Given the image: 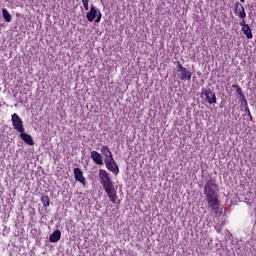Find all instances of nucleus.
Instances as JSON below:
<instances>
[{"mask_svg": "<svg viewBox=\"0 0 256 256\" xmlns=\"http://www.w3.org/2000/svg\"><path fill=\"white\" fill-rule=\"evenodd\" d=\"M204 195L206 197L208 207H210V209L214 211L215 215H217V213H219V209H221V202L219 201V193L215 180L210 179L206 181L204 185Z\"/></svg>", "mask_w": 256, "mask_h": 256, "instance_id": "obj_1", "label": "nucleus"}, {"mask_svg": "<svg viewBox=\"0 0 256 256\" xmlns=\"http://www.w3.org/2000/svg\"><path fill=\"white\" fill-rule=\"evenodd\" d=\"M98 175H99L100 183L105 193H107L110 201L112 203H117V190L115 189L113 180H111V176H109V173L107 172V170L100 169Z\"/></svg>", "mask_w": 256, "mask_h": 256, "instance_id": "obj_2", "label": "nucleus"}, {"mask_svg": "<svg viewBox=\"0 0 256 256\" xmlns=\"http://www.w3.org/2000/svg\"><path fill=\"white\" fill-rule=\"evenodd\" d=\"M200 97L204 99L205 103H209V105H215L217 103V96L211 88H202Z\"/></svg>", "mask_w": 256, "mask_h": 256, "instance_id": "obj_3", "label": "nucleus"}, {"mask_svg": "<svg viewBox=\"0 0 256 256\" xmlns=\"http://www.w3.org/2000/svg\"><path fill=\"white\" fill-rule=\"evenodd\" d=\"M12 127H14L15 131L18 133H25V127L23 126V119L18 116L17 113L12 114Z\"/></svg>", "mask_w": 256, "mask_h": 256, "instance_id": "obj_4", "label": "nucleus"}, {"mask_svg": "<svg viewBox=\"0 0 256 256\" xmlns=\"http://www.w3.org/2000/svg\"><path fill=\"white\" fill-rule=\"evenodd\" d=\"M177 71L178 73H180L179 77L181 81H191V76L193 75V73H191L189 69L183 67V65H181V62H178L177 64Z\"/></svg>", "mask_w": 256, "mask_h": 256, "instance_id": "obj_5", "label": "nucleus"}, {"mask_svg": "<svg viewBox=\"0 0 256 256\" xmlns=\"http://www.w3.org/2000/svg\"><path fill=\"white\" fill-rule=\"evenodd\" d=\"M86 18L90 22L95 21V23H99L101 21V11L97 10L95 6L91 5L90 11L86 14Z\"/></svg>", "mask_w": 256, "mask_h": 256, "instance_id": "obj_6", "label": "nucleus"}, {"mask_svg": "<svg viewBox=\"0 0 256 256\" xmlns=\"http://www.w3.org/2000/svg\"><path fill=\"white\" fill-rule=\"evenodd\" d=\"M104 163L108 171H111L112 173H114V175H119V166L117 165V162H115L114 158L104 160Z\"/></svg>", "mask_w": 256, "mask_h": 256, "instance_id": "obj_7", "label": "nucleus"}, {"mask_svg": "<svg viewBox=\"0 0 256 256\" xmlns=\"http://www.w3.org/2000/svg\"><path fill=\"white\" fill-rule=\"evenodd\" d=\"M74 178L76 179V181H78L82 185H86L87 183L85 176H83V171L80 168L74 169Z\"/></svg>", "mask_w": 256, "mask_h": 256, "instance_id": "obj_8", "label": "nucleus"}, {"mask_svg": "<svg viewBox=\"0 0 256 256\" xmlns=\"http://www.w3.org/2000/svg\"><path fill=\"white\" fill-rule=\"evenodd\" d=\"M90 157L92 159V161H94V163H96V165H103V157L101 156V154L97 151H92L90 154Z\"/></svg>", "mask_w": 256, "mask_h": 256, "instance_id": "obj_9", "label": "nucleus"}, {"mask_svg": "<svg viewBox=\"0 0 256 256\" xmlns=\"http://www.w3.org/2000/svg\"><path fill=\"white\" fill-rule=\"evenodd\" d=\"M101 153L105 157L104 161H107L109 159H113V153H111V149H109V146H102L101 147Z\"/></svg>", "mask_w": 256, "mask_h": 256, "instance_id": "obj_10", "label": "nucleus"}, {"mask_svg": "<svg viewBox=\"0 0 256 256\" xmlns=\"http://www.w3.org/2000/svg\"><path fill=\"white\" fill-rule=\"evenodd\" d=\"M21 139L26 143L27 145H35V142L33 141V137L25 132H20Z\"/></svg>", "mask_w": 256, "mask_h": 256, "instance_id": "obj_11", "label": "nucleus"}, {"mask_svg": "<svg viewBox=\"0 0 256 256\" xmlns=\"http://www.w3.org/2000/svg\"><path fill=\"white\" fill-rule=\"evenodd\" d=\"M234 13L235 15H237V17H240V19H245V17H247V13H245V8L241 4L239 6H236Z\"/></svg>", "mask_w": 256, "mask_h": 256, "instance_id": "obj_12", "label": "nucleus"}, {"mask_svg": "<svg viewBox=\"0 0 256 256\" xmlns=\"http://www.w3.org/2000/svg\"><path fill=\"white\" fill-rule=\"evenodd\" d=\"M60 240H61V231L59 230L54 231L49 237L50 243H57Z\"/></svg>", "mask_w": 256, "mask_h": 256, "instance_id": "obj_13", "label": "nucleus"}, {"mask_svg": "<svg viewBox=\"0 0 256 256\" xmlns=\"http://www.w3.org/2000/svg\"><path fill=\"white\" fill-rule=\"evenodd\" d=\"M232 87L237 89V93L238 95H240L241 97V103L242 105L245 104L247 105V98H245V94L243 93V90L241 89V87H239V85H233Z\"/></svg>", "mask_w": 256, "mask_h": 256, "instance_id": "obj_14", "label": "nucleus"}, {"mask_svg": "<svg viewBox=\"0 0 256 256\" xmlns=\"http://www.w3.org/2000/svg\"><path fill=\"white\" fill-rule=\"evenodd\" d=\"M242 31L244 35H246L247 39H253V32H251L249 25L242 27Z\"/></svg>", "mask_w": 256, "mask_h": 256, "instance_id": "obj_15", "label": "nucleus"}, {"mask_svg": "<svg viewBox=\"0 0 256 256\" xmlns=\"http://www.w3.org/2000/svg\"><path fill=\"white\" fill-rule=\"evenodd\" d=\"M2 15L6 23H11V13L7 9H2Z\"/></svg>", "mask_w": 256, "mask_h": 256, "instance_id": "obj_16", "label": "nucleus"}, {"mask_svg": "<svg viewBox=\"0 0 256 256\" xmlns=\"http://www.w3.org/2000/svg\"><path fill=\"white\" fill-rule=\"evenodd\" d=\"M41 202L43 203L44 207H49L51 200L49 199V196H42Z\"/></svg>", "mask_w": 256, "mask_h": 256, "instance_id": "obj_17", "label": "nucleus"}, {"mask_svg": "<svg viewBox=\"0 0 256 256\" xmlns=\"http://www.w3.org/2000/svg\"><path fill=\"white\" fill-rule=\"evenodd\" d=\"M85 11H89V0H82Z\"/></svg>", "mask_w": 256, "mask_h": 256, "instance_id": "obj_18", "label": "nucleus"}, {"mask_svg": "<svg viewBox=\"0 0 256 256\" xmlns=\"http://www.w3.org/2000/svg\"><path fill=\"white\" fill-rule=\"evenodd\" d=\"M243 20L240 22L241 27H247L249 24L245 23V18H242Z\"/></svg>", "mask_w": 256, "mask_h": 256, "instance_id": "obj_19", "label": "nucleus"}, {"mask_svg": "<svg viewBox=\"0 0 256 256\" xmlns=\"http://www.w3.org/2000/svg\"><path fill=\"white\" fill-rule=\"evenodd\" d=\"M245 111L246 113H248V115H251V110H249V106L246 105Z\"/></svg>", "mask_w": 256, "mask_h": 256, "instance_id": "obj_20", "label": "nucleus"}, {"mask_svg": "<svg viewBox=\"0 0 256 256\" xmlns=\"http://www.w3.org/2000/svg\"><path fill=\"white\" fill-rule=\"evenodd\" d=\"M241 1V3H245V0H240Z\"/></svg>", "mask_w": 256, "mask_h": 256, "instance_id": "obj_21", "label": "nucleus"}]
</instances>
